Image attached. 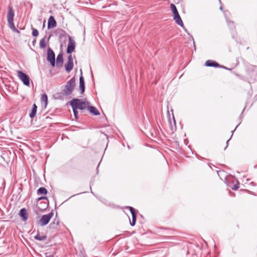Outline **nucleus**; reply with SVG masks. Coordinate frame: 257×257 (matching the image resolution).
<instances>
[{"label":"nucleus","mask_w":257,"mask_h":257,"mask_svg":"<svg viewBox=\"0 0 257 257\" xmlns=\"http://www.w3.org/2000/svg\"><path fill=\"white\" fill-rule=\"evenodd\" d=\"M45 255H46V257H54L53 255L51 254L50 253H48V252L46 253Z\"/></svg>","instance_id":"obj_30"},{"label":"nucleus","mask_w":257,"mask_h":257,"mask_svg":"<svg viewBox=\"0 0 257 257\" xmlns=\"http://www.w3.org/2000/svg\"><path fill=\"white\" fill-rule=\"evenodd\" d=\"M63 64V54L59 53L57 57L56 65L57 67L60 68L62 67Z\"/></svg>","instance_id":"obj_12"},{"label":"nucleus","mask_w":257,"mask_h":257,"mask_svg":"<svg viewBox=\"0 0 257 257\" xmlns=\"http://www.w3.org/2000/svg\"><path fill=\"white\" fill-rule=\"evenodd\" d=\"M37 106L36 105V104H34L33 105V107H32L31 112L30 113V117L31 118H33L35 116L36 112H37Z\"/></svg>","instance_id":"obj_17"},{"label":"nucleus","mask_w":257,"mask_h":257,"mask_svg":"<svg viewBox=\"0 0 257 257\" xmlns=\"http://www.w3.org/2000/svg\"><path fill=\"white\" fill-rule=\"evenodd\" d=\"M59 224V222L57 220L56 222L54 221L53 222H51L50 224V228L52 229H56Z\"/></svg>","instance_id":"obj_22"},{"label":"nucleus","mask_w":257,"mask_h":257,"mask_svg":"<svg viewBox=\"0 0 257 257\" xmlns=\"http://www.w3.org/2000/svg\"><path fill=\"white\" fill-rule=\"evenodd\" d=\"M32 35L34 37H37L39 35L38 31L36 29H35L33 27L32 28Z\"/></svg>","instance_id":"obj_26"},{"label":"nucleus","mask_w":257,"mask_h":257,"mask_svg":"<svg viewBox=\"0 0 257 257\" xmlns=\"http://www.w3.org/2000/svg\"><path fill=\"white\" fill-rule=\"evenodd\" d=\"M171 8L172 9V11L174 14V16L179 14V13L177 11V9L176 6L174 4L171 5Z\"/></svg>","instance_id":"obj_24"},{"label":"nucleus","mask_w":257,"mask_h":257,"mask_svg":"<svg viewBox=\"0 0 257 257\" xmlns=\"http://www.w3.org/2000/svg\"><path fill=\"white\" fill-rule=\"evenodd\" d=\"M235 129H236V128H235ZM235 130H234V131H232V135H231V137L232 136L233 133V132H234V131Z\"/></svg>","instance_id":"obj_34"},{"label":"nucleus","mask_w":257,"mask_h":257,"mask_svg":"<svg viewBox=\"0 0 257 257\" xmlns=\"http://www.w3.org/2000/svg\"><path fill=\"white\" fill-rule=\"evenodd\" d=\"M54 215L53 212H51L47 214L43 215L39 220V224L43 226L47 225L50 221L51 218Z\"/></svg>","instance_id":"obj_5"},{"label":"nucleus","mask_w":257,"mask_h":257,"mask_svg":"<svg viewBox=\"0 0 257 257\" xmlns=\"http://www.w3.org/2000/svg\"><path fill=\"white\" fill-rule=\"evenodd\" d=\"M220 10H222V7H220Z\"/></svg>","instance_id":"obj_35"},{"label":"nucleus","mask_w":257,"mask_h":257,"mask_svg":"<svg viewBox=\"0 0 257 257\" xmlns=\"http://www.w3.org/2000/svg\"><path fill=\"white\" fill-rule=\"evenodd\" d=\"M50 38V36H49V38H48V41H49Z\"/></svg>","instance_id":"obj_36"},{"label":"nucleus","mask_w":257,"mask_h":257,"mask_svg":"<svg viewBox=\"0 0 257 257\" xmlns=\"http://www.w3.org/2000/svg\"><path fill=\"white\" fill-rule=\"evenodd\" d=\"M73 113H74L75 118L76 119L78 118V112L77 111V109H73Z\"/></svg>","instance_id":"obj_27"},{"label":"nucleus","mask_w":257,"mask_h":257,"mask_svg":"<svg viewBox=\"0 0 257 257\" xmlns=\"http://www.w3.org/2000/svg\"><path fill=\"white\" fill-rule=\"evenodd\" d=\"M41 101H44L45 104L47 105L48 103V97L46 94H43L41 96Z\"/></svg>","instance_id":"obj_25"},{"label":"nucleus","mask_w":257,"mask_h":257,"mask_svg":"<svg viewBox=\"0 0 257 257\" xmlns=\"http://www.w3.org/2000/svg\"><path fill=\"white\" fill-rule=\"evenodd\" d=\"M75 85V79L74 77H72L67 82L64 88L62 90V94L64 95H70L73 91Z\"/></svg>","instance_id":"obj_3"},{"label":"nucleus","mask_w":257,"mask_h":257,"mask_svg":"<svg viewBox=\"0 0 257 257\" xmlns=\"http://www.w3.org/2000/svg\"><path fill=\"white\" fill-rule=\"evenodd\" d=\"M56 22L54 19V17L52 16H50L48 19V28L51 29L54 28L56 26Z\"/></svg>","instance_id":"obj_13"},{"label":"nucleus","mask_w":257,"mask_h":257,"mask_svg":"<svg viewBox=\"0 0 257 257\" xmlns=\"http://www.w3.org/2000/svg\"><path fill=\"white\" fill-rule=\"evenodd\" d=\"M47 60L49 61L52 67L55 66V55L53 51L49 48L47 50Z\"/></svg>","instance_id":"obj_6"},{"label":"nucleus","mask_w":257,"mask_h":257,"mask_svg":"<svg viewBox=\"0 0 257 257\" xmlns=\"http://www.w3.org/2000/svg\"><path fill=\"white\" fill-rule=\"evenodd\" d=\"M130 209V212L132 215V218H137V215L135 212V209L131 206L127 207Z\"/></svg>","instance_id":"obj_23"},{"label":"nucleus","mask_w":257,"mask_h":257,"mask_svg":"<svg viewBox=\"0 0 257 257\" xmlns=\"http://www.w3.org/2000/svg\"><path fill=\"white\" fill-rule=\"evenodd\" d=\"M17 75L19 78L23 82L24 85L26 86L30 85V78L28 75L21 71H18Z\"/></svg>","instance_id":"obj_4"},{"label":"nucleus","mask_w":257,"mask_h":257,"mask_svg":"<svg viewBox=\"0 0 257 257\" xmlns=\"http://www.w3.org/2000/svg\"><path fill=\"white\" fill-rule=\"evenodd\" d=\"M248 74L253 79L257 77V66L250 65L248 68Z\"/></svg>","instance_id":"obj_9"},{"label":"nucleus","mask_w":257,"mask_h":257,"mask_svg":"<svg viewBox=\"0 0 257 257\" xmlns=\"http://www.w3.org/2000/svg\"><path fill=\"white\" fill-rule=\"evenodd\" d=\"M137 218H132V221H130V224L131 226H134L136 222Z\"/></svg>","instance_id":"obj_28"},{"label":"nucleus","mask_w":257,"mask_h":257,"mask_svg":"<svg viewBox=\"0 0 257 257\" xmlns=\"http://www.w3.org/2000/svg\"><path fill=\"white\" fill-rule=\"evenodd\" d=\"M65 70L67 72L71 71L73 68V62L72 55L70 54L68 57V62L65 65Z\"/></svg>","instance_id":"obj_8"},{"label":"nucleus","mask_w":257,"mask_h":257,"mask_svg":"<svg viewBox=\"0 0 257 257\" xmlns=\"http://www.w3.org/2000/svg\"><path fill=\"white\" fill-rule=\"evenodd\" d=\"M68 40L69 42L68 44V47L67 49V53L70 54L75 49V42L72 39V37L70 36H68Z\"/></svg>","instance_id":"obj_7"},{"label":"nucleus","mask_w":257,"mask_h":257,"mask_svg":"<svg viewBox=\"0 0 257 257\" xmlns=\"http://www.w3.org/2000/svg\"><path fill=\"white\" fill-rule=\"evenodd\" d=\"M42 199H47V197L46 196H42L38 198V200H42Z\"/></svg>","instance_id":"obj_31"},{"label":"nucleus","mask_w":257,"mask_h":257,"mask_svg":"<svg viewBox=\"0 0 257 257\" xmlns=\"http://www.w3.org/2000/svg\"><path fill=\"white\" fill-rule=\"evenodd\" d=\"M70 105L72 109H77L83 110L87 108L89 105V102L86 101H83L82 99L73 98L70 102Z\"/></svg>","instance_id":"obj_1"},{"label":"nucleus","mask_w":257,"mask_h":257,"mask_svg":"<svg viewBox=\"0 0 257 257\" xmlns=\"http://www.w3.org/2000/svg\"><path fill=\"white\" fill-rule=\"evenodd\" d=\"M15 16L14 11L11 6L8 7V12L7 14V20L10 28L15 32L18 33H20V31L16 29L14 24V17Z\"/></svg>","instance_id":"obj_2"},{"label":"nucleus","mask_w":257,"mask_h":257,"mask_svg":"<svg viewBox=\"0 0 257 257\" xmlns=\"http://www.w3.org/2000/svg\"><path fill=\"white\" fill-rule=\"evenodd\" d=\"M228 26H231V25H233V22H231V21H229L228 22Z\"/></svg>","instance_id":"obj_32"},{"label":"nucleus","mask_w":257,"mask_h":257,"mask_svg":"<svg viewBox=\"0 0 257 257\" xmlns=\"http://www.w3.org/2000/svg\"><path fill=\"white\" fill-rule=\"evenodd\" d=\"M87 108L89 112L94 114V115H99V112L97 109V108L94 106H90L89 105H88V107H87Z\"/></svg>","instance_id":"obj_16"},{"label":"nucleus","mask_w":257,"mask_h":257,"mask_svg":"<svg viewBox=\"0 0 257 257\" xmlns=\"http://www.w3.org/2000/svg\"><path fill=\"white\" fill-rule=\"evenodd\" d=\"M20 215L22 218L23 220L26 221L28 218V214L27 210L25 208H22L20 210Z\"/></svg>","instance_id":"obj_14"},{"label":"nucleus","mask_w":257,"mask_h":257,"mask_svg":"<svg viewBox=\"0 0 257 257\" xmlns=\"http://www.w3.org/2000/svg\"><path fill=\"white\" fill-rule=\"evenodd\" d=\"M205 66L207 67H220L223 68L224 69H228L226 67L223 66H221L215 61L208 60L205 62Z\"/></svg>","instance_id":"obj_10"},{"label":"nucleus","mask_w":257,"mask_h":257,"mask_svg":"<svg viewBox=\"0 0 257 257\" xmlns=\"http://www.w3.org/2000/svg\"><path fill=\"white\" fill-rule=\"evenodd\" d=\"M238 188H239L238 184H235V185H234L232 187V189L233 190H237Z\"/></svg>","instance_id":"obj_29"},{"label":"nucleus","mask_w":257,"mask_h":257,"mask_svg":"<svg viewBox=\"0 0 257 257\" xmlns=\"http://www.w3.org/2000/svg\"><path fill=\"white\" fill-rule=\"evenodd\" d=\"M219 1L220 2V0H219Z\"/></svg>","instance_id":"obj_37"},{"label":"nucleus","mask_w":257,"mask_h":257,"mask_svg":"<svg viewBox=\"0 0 257 257\" xmlns=\"http://www.w3.org/2000/svg\"><path fill=\"white\" fill-rule=\"evenodd\" d=\"M229 141V140H227L226 142V146L225 148V149L227 147L228 142Z\"/></svg>","instance_id":"obj_33"},{"label":"nucleus","mask_w":257,"mask_h":257,"mask_svg":"<svg viewBox=\"0 0 257 257\" xmlns=\"http://www.w3.org/2000/svg\"><path fill=\"white\" fill-rule=\"evenodd\" d=\"M48 193L47 189L45 187H40L37 190L38 195H46Z\"/></svg>","instance_id":"obj_18"},{"label":"nucleus","mask_w":257,"mask_h":257,"mask_svg":"<svg viewBox=\"0 0 257 257\" xmlns=\"http://www.w3.org/2000/svg\"><path fill=\"white\" fill-rule=\"evenodd\" d=\"M45 235H41L39 233H38L35 236V238L37 240L42 241L45 240L46 239Z\"/></svg>","instance_id":"obj_20"},{"label":"nucleus","mask_w":257,"mask_h":257,"mask_svg":"<svg viewBox=\"0 0 257 257\" xmlns=\"http://www.w3.org/2000/svg\"><path fill=\"white\" fill-rule=\"evenodd\" d=\"M81 71V75L79 77V88L81 90V93L83 94L85 91V82L84 78L82 75V71Z\"/></svg>","instance_id":"obj_11"},{"label":"nucleus","mask_w":257,"mask_h":257,"mask_svg":"<svg viewBox=\"0 0 257 257\" xmlns=\"http://www.w3.org/2000/svg\"><path fill=\"white\" fill-rule=\"evenodd\" d=\"M68 36H69L68 34H67L63 30H61L60 32H59V37L60 38H66L67 37H68Z\"/></svg>","instance_id":"obj_21"},{"label":"nucleus","mask_w":257,"mask_h":257,"mask_svg":"<svg viewBox=\"0 0 257 257\" xmlns=\"http://www.w3.org/2000/svg\"><path fill=\"white\" fill-rule=\"evenodd\" d=\"M174 19L178 25H180L183 28H184L183 23L179 14L174 16Z\"/></svg>","instance_id":"obj_15"},{"label":"nucleus","mask_w":257,"mask_h":257,"mask_svg":"<svg viewBox=\"0 0 257 257\" xmlns=\"http://www.w3.org/2000/svg\"><path fill=\"white\" fill-rule=\"evenodd\" d=\"M46 36H45L43 38H42L40 40V47L41 49H44L46 47Z\"/></svg>","instance_id":"obj_19"}]
</instances>
